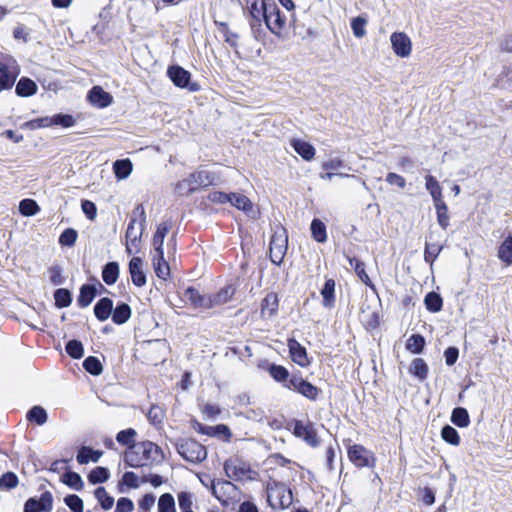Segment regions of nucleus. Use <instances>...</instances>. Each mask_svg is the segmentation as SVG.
Instances as JSON below:
<instances>
[{"instance_id": "nucleus-14", "label": "nucleus", "mask_w": 512, "mask_h": 512, "mask_svg": "<svg viewBox=\"0 0 512 512\" xmlns=\"http://www.w3.org/2000/svg\"><path fill=\"white\" fill-rule=\"evenodd\" d=\"M271 0H246L247 19H263L267 18L268 2Z\"/></svg>"}, {"instance_id": "nucleus-3", "label": "nucleus", "mask_w": 512, "mask_h": 512, "mask_svg": "<svg viewBox=\"0 0 512 512\" xmlns=\"http://www.w3.org/2000/svg\"><path fill=\"white\" fill-rule=\"evenodd\" d=\"M266 490L267 502L274 510L288 508L293 502L291 490L282 483H268Z\"/></svg>"}, {"instance_id": "nucleus-32", "label": "nucleus", "mask_w": 512, "mask_h": 512, "mask_svg": "<svg viewBox=\"0 0 512 512\" xmlns=\"http://www.w3.org/2000/svg\"><path fill=\"white\" fill-rule=\"evenodd\" d=\"M30 422H35L37 425H44L48 419L47 411L42 406H33L26 415Z\"/></svg>"}, {"instance_id": "nucleus-57", "label": "nucleus", "mask_w": 512, "mask_h": 512, "mask_svg": "<svg viewBox=\"0 0 512 512\" xmlns=\"http://www.w3.org/2000/svg\"><path fill=\"white\" fill-rule=\"evenodd\" d=\"M65 349L68 355L74 359H80L84 353L83 345L78 340L68 341Z\"/></svg>"}, {"instance_id": "nucleus-23", "label": "nucleus", "mask_w": 512, "mask_h": 512, "mask_svg": "<svg viewBox=\"0 0 512 512\" xmlns=\"http://www.w3.org/2000/svg\"><path fill=\"white\" fill-rule=\"evenodd\" d=\"M199 189V183L195 177V172L191 173L187 178L176 184V192L181 195H189Z\"/></svg>"}, {"instance_id": "nucleus-44", "label": "nucleus", "mask_w": 512, "mask_h": 512, "mask_svg": "<svg viewBox=\"0 0 512 512\" xmlns=\"http://www.w3.org/2000/svg\"><path fill=\"white\" fill-rule=\"evenodd\" d=\"M263 19H248L251 34L258 42H264L267 33L262 26Z\"/></svg>"}, {"instance_id": "nucleus-50", "label": "nucleus", "mask_w": 512, "mask_h": 512, "mask_svg": "<svg viewBox=\"0 0 512 512\" xmlns=\"http://www.w3.org/2000/svg\"><path fill=\"white\" fill-rule=\"evenodd\" d=\"M158 512H176L175 500L170 493H164L158 500Z\"/></svg>"}, {"instance_id": "nucleus-27", "label": "nucleus", "mask_w": 512, "mask_h": 512, "mask_svg": "<svg viewBox=\"0 0 512 512\" xmlns=\"http://www.w3.org/2000/svg\"><path fill=\"white\" fill-rule=\"evenodd\" d=\"M131 317V308L126 303H120L112 311V320L115 324L122 325Z\"/></svg>"}, {"instance_id": "nucleus-22", "label": "nucleus", "mask_w": 512, "mask_h": 512, "mask_svg": "<svg viewBox=\"0 0 512 512\" xmlns=\"http://www.w3.org/2000/svg\"><path fill=\"white\" fill-rule=\"evenodd\" d=\"M112 311L113 301L108 297L101 298L94 306V314L99 321L107 320Z\"/></svg>"}, {"instance_id": "nucleus-43", "label": "nucleus", "mask_w": 512, "mask_h": 512, "mask_svg": "<svg viewBox=\"0 0 512 512\" xmlns=\"http://www.w3.org/2000/svg\"><path fill=\"white\" fill-rule=\"evenodd\" d=\"M234 489V485L230 481L221 480L217 482H212V493L218 500H223V498L228 494V489Z\"/></svg>"}, {"instance_id": "nucleus-15", "label": "nucleus", "mask_w": 512, "mask_h": 512, "mask_svg": "<svg viewBox=\"0 0 512 512\" xmlns=\"http://www.w3.org/2000/svg\"><path fill=\"white\" fill-rule=\"evenodd\" d=\"M129 273L132 283L137 287L146 284V275L143 271V261L140 257H133L129 262Z\"/></svg>"}, {"instance_id": "nucleus-5", "label": "nucleus", "mask_w": 512, "mask_h": 512, "mask_svg": "<svg viewBox=\"0 0 512 512\" xmlns=\"http://www.w3.org/2000/svg\"><path fill=\"white\" fill-rule=\"evenodd\" d=\"M177 452L188 462L199 463L206 459L205 447L194 439H186L176 444Z\"/></svg>"}, {"instance_id": "nucleus-2", "label": "nucleus", "mask_w": 512, "mask_h": 512, "mask_svg": "<svg viewBox=\"0 0 512 512\" xmlns=\"http://www.w3.org/2000/svg\"><path fill=\"white\" fill-rule=\"evenodd\" d=\"M166 75L173 85L189 92H198L201 85L192 80V74L179 64H171L167 67Z\"/></svg>"}, {"instance_id": "nucleus-52", "label": "nucleus", "mask_w": 512, "mask_h": 512, "mask_svg": "<svg viewBox=\"0 0 512 512\" xmlns=\"http://www.w3.org/2000/svg\"><path fill=\"white\" fill-rule=\"evenodd\" d=\"M83 367L87 372L94 376L100 375L103 371L101 362L94 356L87 357L83 362Z\"/></svg>"}, {"instance_id": "nucleus-64", "label": "nucleus", "mask_w": 512, "mask_h": 512, "mask_svg": "<svg viewBox=\"0 0 512 512\" xmlns=\"http://www.w3.org/2000/svg\"><path fill=\"white\" fill-rule=\"evenodd\" d=\"M64 502L72 512H83L84 510L83 500L76 494L67 495Z\"/></svg>"}, {"instance_id": "nucleus-34", "label": "nucleus", "mask_w": 512, "mask_h": 512, "mask_svg": "<svg viewBox=\"0 0 512 512\" xmlns=\"http://www.w3.org/2000/svg\"><path fill=\"white\" fill-rule=\"evenodd\" d=\"M498 258L506 265H512V235H509L500 245Z\"/></svg>"}, {"instance_id": "nucleus-54", "label": "nucleus", "mask_w": 512, "mask_h": 512, "mask_svg": "<svg viewBox=\"0 0 512 512\" xmlns=\"http://www.w3.org/2000/svg\"><path fill=\"white\" fill-rule=\"evenodd\" d=\"M435 208L437 211V221L438 224L443 228L446 229L449 225V216H448V208L447 205L444 203V201H440L438 203H435Z\"/></svg>"}, {"instance_id": "nucleus-30", "label": "nucleus", "mask_w": 512, "mask_h": 512, "mask_svg": "<svg viewBox=\"0 0 512 512\" xmlns=\"http://www.w3.org/2000/svg\"><path fill=\"white\" fill-rule=\"evenodd\" d=\"M335 281L333 279H327L321 290L323 297V306L331 308L335 302Z\"/></svg>"}, {"instance_id": "nucleus-13", "label": "nucleus", "mask_w": 512, "mask_h": 512, "mask_svg": "<svg viewBox=\"0 0 512 512\" xmlns=\"http://www.w3.org/2000/svg\"><path fill=\"white\" fill-rule=\"evenodd\" d=\"M393 52L401 58L408 57L411 54L412 43L410 38L404 32H393L390 36Z\"/></svg>"}, {"instance_id": "nucleus-48", "label": "nucleus", "mask_w": 512, "mask_h": 512, "mask_svg": "<svg viewBox=\"0 0 512 512\" xmlns=\"http://www.w3.org/2000/svg\"><path fill=\"white\" fill-rule=\"evenodd\" d=\"M54 299L58 308L68 307L72 302L70 291L64 288H59L54 292Z\"/></svg>"}, {"instance_id": "nucleus-19", "label": "nucleus", "mask_w": 512, "mask_h": 512, "mask_svg": "<svg viewBox=\"0 0 512 512\" xmlns=\"http://www.w3.org/2000/svg\"><path fill=\"white\" fill-rule=\"evenodd\" d=\"M235 291L236 289L233 285H227L221 288L216 294L208 296V303H210L209 309L226 304L232 299Z\"/></svg>"}, {"instance_id": "nucleus-53", "label": "nucleus", "mask_w": 512, "mask_h": 512, "mask_svg": "<svg viewBox=\"0 0 512 512\" xmlns=\"http://www.w3.org/2000/svg\"><path fill=\"white\" fill-rule=\"evenodd\" d=\"M425 346V339L420 334H413L410 336V338L407 340L406 347L409 351L412 353H420Z\"/></svg>"}, {"instance_id": "nucleus-60", "label": "nucleus", "mask_w": 512, "mask_h": 512, "mask_svg": "<svg viewBox=\"0 0 512 512\" xmlns=\"http://www.w3.org/2000/svg\"><path fill=\"white\" fill-rule=\"evenodd\" d=\"M23 127H27L31 130L52 127L51 116H44L32 119L30 121L25 122L23 124Z\"/></svg>"}, {"instance_id": "nucleus-24", "label": "nucleus", "mask_w": 512, "mask_h": 512, "mask_svg": "<svg viewBox=\"0 0 512 512\" xmlns=\"http://www.w3.org/2000/svg\"><path fill=\"white\" fill-rule=\"evenodd\" d=\"M184 297L196 308L209 309L210 303H208V296L201 295L198 290L193 287H189L185 290Z\"/></svg>"}, {"instance_id": "nucleus-16", "label": "nucleus", "mask_w": 512, "mask_h": 512, "mask_svg": "<svg viewBox=\"0 0 512 512\" xmlns=\"http://www.w3.org/2000/svg\"><path fill=\"white\" fill-rule=\"evenodd\" d=\"M290 147L302 158V160H313L315 148L310 142L300 138H292L290 140Z\"/></svg>"}, {"instance_id": "nucleus-17", "label": "nucleus", "mask_w": 512, "mask_h": 512, "mask_svg": "<svg viewBox=\"0 0 512 512\" xmlns=\"http://www.w3.org/2000/svg\"><path fill=\"white\" fill-rule=\"evenodd\" d=\"M15 94L21 98H27L35 95L38 91V86L34 80L29 77L23 76L15 82Z\"/></svg>"}, {"instance_id": "nucleus-12", "label": "nucleus", "mask_w": 512, "mask_h": 512, "mask_svg": "<svg viewBox=\"0 0 512 512\" xmlns=\"http://www.w3.org/2000/svg\"><path fill=\"white\" fill-rule=\"evenodd\" d=\"M53 505V496L49 491L41 494L37 499L29 498L24 504V512H50Z\"/></svg>"}, {"instance_id": "nucleus-4", "label": "nucleus", "mask_w": 512, "mask_h": 512, "mask_svg": "<svg viewBox=\"0 0 512 512\" xmlns=\"http://www.w3.org/2000/svg\"><path fill=\"white\" fill-rule=\"evenodd\" d=\"M287 23L285 14L280 10L274 0L268 2L267 18L264 21L265 27L279 39H284L283 29Z\"/></svg>"}, {"instance_id": "nucleus-63", "label": "nucleus", "mask_w": 512, "mask_h": 512, "mask_svg": "<svg viewBox=\"0 0 512 512\" xmlns=\"http://www.w3.org/2000/svg\"><path fill=\"white\" fill-rule=\"evenodd\" d=\"M442 250V246L436 243H426L424 259L427 263H433L439 253Z\"/></svg>"}, {"instance_id": "nucleus-45", "label": "nucleus", "mask_w": 512, "mask_h": 512, "mask_svg": "<svg viewBox=\"0 0 512 512\" xmlns=\"http://www.w3.org/2000/svg\"><path fill=\"white\" fill-rule=\"evenodd\" d=\"M425 306L430 312H439L442 309L443 300L436 292H429L424 299Z\"/></svg>"}, {"instance_id": "nucleus-39", "label": "nucleus", "mask_w": 512, "mask_h": 512, "mask_svg": "<svg viewBox=\"0 0 512 512\" xmlns=\"http://www.w3.org/2000/svg\"><path fill=\"white\" fill-rule=\"evenodd\" d=\"M52 126H60L62 128H70L76 124V119L72 114L56 113L51 116Z\"/></svg>"}, {"instance_id": "nucleus-59", "label": "nucleus", "mask_w": 512, "mask_h": 512, "mask_svg": "<svg viewBox=\"0 0 512 512\" xmlns=\"http://www.w3.org/2000/svg\"><path fill=\"white\" fill-rule=\"evenodd\" d=\"M78 237V233L73 228H67L65 229L60 237H59V244L62 246L72 247Z\"/></svg>"}, {"instance_id": "nucleus-33", "label": "nucleus", "mask_w": 512, "mask_h": 512, "mask_svg": "<svg viewBox=\"0 0 512 512\" xmlns=\"http://www.w3.org/2000/svg\"><path fill=\"white\" fill-rule=\"evenodd\" d=\"M367 23L368 19L365 15H358L351 19V30L356 38H362L366 35Z\"/></svg>"}, {"instance_id": "nucleus-10", "label": "nucleus", "mask_w": 512, "mask_h": 512, "mask_svg": "<svg viewBox=\"0 0 512 512\" xmlns=\"http://www.w3.org/2000/svg\"><path fill=\"white\" fill-rule=\"evenodd\" d=\"M293 434L303 439L307 444L312 447L319 445V439L312 423H304L300 420H295L293 423Z\"/></svg>"}, {"instance_id": "nucleus-29", "label": "nucleus", "mask_w": 512, "mask_h": 512, "mask_svg": "<svg viewBox=\"0 0 512 512\" xmlns=\"http://www.w3.org/2000/svg\"><path fill=\"white\" fill-rule=\"evenodd\" d=\"M102 454V451L83 446L77 454V462L79 464H87L89 461L98 462Z\"/></svg>"}, {"instance_id": "nucleus-49", "label": "nucleus", "mask_w": 512, "mask_h": 512, "mask_svg": "<svg viewBox=\"0 0 512 512\" xmlns=\"http://www.w3.org/2000/svg\"><path fill=\"white\" fill-rule=\"evenodd\" d=\"M94 494L104 510H109L113 507L114 498L107 493L104 487H98Z\"/></svg>"}, {"instance_id": "nucleus-47", "label": "nucleus", "mask_w": 512, "mask_h": 512, "mask_svg": "<svg viewBox=\"0 0 512 512\" xmlns=\"http://www.w3.org/2000/svg\"><path fill=\"white\" fill-rule=\"evenodd\" d=\"M62 481L64 484L77 491L82 490L84 485L81 476L73 471L66 472L62 476Z\"/></svg>"}, {"instance_id": "nucleus-61", "label": "nucleus", "mask_w": 512, "mask_h": 512, "mask_svg": "<svg viewBox=\"0 0 512 512\" xmlns=\"http://www.w3.org/2000/svg\"><path fill=\"white\" fill-rule=\"evenodd\" d=\"M350 264H351V266L354 267V270H355L357 276L360 278V280L363 283H365L366 285L372 286L371 280L365 271L364 263L357 259H350Z\"/></svg>"}, {"instance_id": "nucleus-1", "label": "nucleus", "mask_w": 512, "mask_h": 512, "mask_svg": "<svg viewBox=\"0 0 512 512\" xmlns=\"http://www.w3.org/2000/svg\"><path fill=\"white\" fill-rule=\"evenodd\" d=\"M163 458L161 448L153 442L144 441L136 444L125 453V463L133 468L147 465L148 462L160 461Z\"/></svg>"}, {"instance_id": "nucleus-21", "label": "nucleus", "mask_w": 512, "mask_h": 512, "mask_svg": "<svg viewBox=\"0 0 512 512\" xmlns=\"http://www.w3.org/2000/svg\"><path fill=\"white\" fill-rule=\"evenodd\" d=\"M152 263L157 277L166 280L170 275V267L164 259V252H155L152 257Z\"/></svg>"}, {"instance_id": "nucleus-28", "label": "nucleus", "mask_w": 512, "mask_h": 512, "mask_svg": "<svg viewBox=\"0 0 512 512\" xmlns=\"http://www.w3.org/2000/svg\"><path fill=\"white\" fill-rule=\"evenodd\" d=\"M119 277V264L117 262H108L102 270L103 281L107 285L116 283Z\"/></svg>"}, {"instance_id": "nucleus-56", "label": "nucleus", "mask_w": 512, "mask_h": 512, "mask_svg": "<svg viewBox=\"0 0 512 512\" xmlns=\"http://www.w3.org/2000/svg\"><path fill=\"white\" fill-rule=\"evenodd\" d=\"M441 436L443 438L444 441H446L447 443L451 444V445H458L459 442H460V437H459V434L457 432V430L450 426V425H445L442 430H441Z\"/></svg>"}, {"instance_id": "nucleus-11", "label": "nucleus", "mask_w": 512, "mask_h": 512, "mask_svg": "<svg viewBox=\"0 0 512 512\" xmlns=\"http://www.w3.org/2000/svg\"><path fill=\"white\" fill-rule=\"evenodd\" d=\"M86 99L93 107L99 109H103L110 106L114 100L112 94L105 91L103 87L99 85L93 86L88 91Z\"/></svg>"}, {"instance_id": "nucleus-25", "label": "nucleus", "mask_w": 512, "mask_h": 512, "mask_svg": "<svg viewBox=\"0 0 512 512\" xmlns=\"http://www.w3.org/2000/svg\"><path fill=\"white\" fill-rule=\"evenodd\" d=\"M96 288L94 285L84 284L80 288L77 303L81 308L88 307L96 296Z\"/></svg>"}, {"instance_id": "nucleus-9", "label": "nucleus", "mask_w": 512, "mask_h": 512, "mask_svg": "<svg viewBox=\"0 0 512 512\" xmlns=\"http://www.w3.org/2000/svg\"><path fill=\"white\" fill-rule=\"evenodd\" d=\"M224 471L228 478L239 481L249 478V464L238 458H230L224 463Z\"/></svg>"}, {"instance_id": "nucleus-31", "label": "nucleus", "mask_w": 512, "mask_h": 512, "mask_svg": "<svg viewBox=\"0 0 512 512\" xmlns=\"http://www.w3.org/2000/svg\"><path fill=\"white\" fill-rule=\"evenodd\" d=\"M278 308V297L275 293H269L265 296L261 304L262 315L273 316Z\"/></svg>"}, {"instance_id": "nucleus-20", "label": "nucleus", "mask_w": 512, "mask_h": 512, "mask_svg": "<svg viewBox=\"0 0 512 512\" xmlns=\"http://www.w3.org/2000/svg\"><path fill=\"white\" fill-rule=\"evenodd\" d=\"M195 177L199 183V189L210 185H219L222 183L221 176L209 170H198L195 172Z\"/></svg>"}, {"instance_id": "nucleus-51", "label": "nucleus", "mask_w": 512, "mask_h": 512, "mask_svg": "<svg viewBox=\"0 0 512 512\" xmlns=\"http://www.w3.org/2000/svg\"><path fill=\"white\" fill-rule=\"evenodd\" d=\"M109 478V471L104 467L94 468L88 475V480L91 484L106 482Z\"/></svg>"}, {"instance_id": "nucleus-7", "label": "nucleus", "mask_w": 512, "mask_h": 512, "mask_svg": "<svg viewBox=\"0 0 512 512\" xmlns=\"http://www.w3.org/2000/svg\"><path fill=\"white\" fill-rule=\"evenodd\" d=\"M287 243L288 238L285 229L280 228L272 235L269 245L270 260L275 265H280L282 263L287 251Z\"/></svg>"}, {"instance_id": "nucleus-36", "label": "nucleus", "mask_w": 512, "mask_h": 512, "mask_svg": "<svg viewBox=\"0 0 512 512\" xmlns=\"http://www.w3.org/2000/svg\"><path fill=\"white\" fill-rule=\"evenodd\" d=\"M136 218H132L128 224L125 238L128 243H131L132 245L136 246L137 241L140 240L144 226H142V222H140L139 229H136Z\"/></svg>"}, {"instance_id": "nucleus-41", "label": "nucleus", "mask_w": 512, "mask_h": 512, "mask_svg": "<svg viewBox=\"0 0 512 512\" xmlns=\"http://www.w3.org/2000/svg\"><path fill=\"white\" fill-rule=\"evenodd\" d=\"M229 197L230 199L228 203H230L232 206L236 207L239 210L247 212L252 208L251 201L245 195L238 193H230Z\"/></svg>"}, {"instance_id": "nucleus-18", "label": "nucleus", "mask_w": 512, "mask_h": 512, "mask_svg": "<svg viewBox=\"0 0 512 512\" xmlns=\"http://www.w3.org/2000/svg\"><path fill=\"white\" fill-rule=\"evenodd\" d=\"M288 348L290 356L296 364L302 367L309 364L306 349L297 340L289 339Z\"/></svg>"}, {"instance_id": "nucleus-37", "label": "nucleus", "mask_w": 512, "mask_h": 512, "mask_svg": "<svg viewBox=\"0 0 512 512\" xmlns=\"http://www.w3.org/2000/svg\"><path fill=\"white\" fill-rule=\"evenodd\" d=\"M425 180H426L425 181L426 189L430 192V194L433 198L434 204L438 203L440 201H443L442 200V190H441L440 184L436 180V178H434L431 175H428V176H426Z\"/></svg>"}, {"instance_id": "nucleus-35", "label": "nucleus", "mask_w": 512, "mask_h": 512, "mask_svg": "<svg viewBox=\"0 0 512 512\" xmlns=\"http://www.w3.org/2000/svg\"><path fill=\"white\" fill-rule=\"evenodd\" d=\"M313 239L318 243H324L327 240L326 226L320 219H313L311 226Z\"/></svg>"}, {"instance_id": "nucleus-58", "label": "nucleus", "mask_w": 512, "mask_h": 512, "mask_svg": "<svg viewBox=\"0 0 512 512\" xmlns=\"http://www.w3.org/2000/svg\"><path fill=\"white\" fill-rule=\"evenodd\" d=\"M113 171L118 179H125L132 172V162H113Z\"/></svg>"}, {"instance_id": "nucleus-8", "label": "nucleus", "mask_w": 512, "mask_h": 512, "mask_svg": "<svg viewBox=\"0 0 512 512\" xmlns=\"http://www.w3.org/2000/svg\"><path fill=\"white\" fill-rule=\"evenodd\" d=\"M348 457L357 467H374V454L362 445L354 444L348 448Z\"/></svg>"}, {"instance_id": "nucleus-6", "label": "nucleus", "mask_w": 512, "mask_h": 512, "mask_svg": "<svg viewBox=\"0 0 512 512\" xmlns=\"http://www.w3.org/2000/svg\"><path fill=\"white\" fill-rule=\"evenodd\" d=\"M19 75V68L12 57L0 61V93L12 89Z\"/></svg>"}, {"instance_id": "nucleus-42", "label": "nucleus", "mask_w": 512, "mask_h": 512, "mask_svg": "<svg viewBox=\"0 0 512 512\" xmlns=\"http://www.w3.org/2000/svg\"><path fill=\"white\" fill-rule=\"evenodd\" d=\"M137 433L134 429L128 428L126 430H122L117 433L116 440L121 445L127 446L129 450H132V447L135 446V437Z\"/></svg>"}, {"instance_id": "nucleus-46", "label": "nucleus", "mask_w": 512, "mask_h": 512, "mask_svg": "<svg viewBox=\"0 0 512 512\" xmlns=\"http://www.w3.org/2000/svg\"><path fill=\"white\" fill-rule=\"evenodd\" d=\"M268 372H269L270 376L276 382L285 383V384L287 383L288 377H289V372L284 366L277 365V364H270L268 367Z\"/></svg>"}, {"instance_id": "nucleus-55", "label": "nucleus", "mask_w": 512, "mask_h": 512, "mask_svg": "<svg viewBox=\"0 0 512 512\" xmlns=\"http://www.w3.org/2000/svg\"><path fill=\"white\" fill-rule=\"evenodd\" d=\"M19 211L24 216H33L39 211V206L33 199H23L19 203Z\"/></svg>"}, {"instance_id": "nucleus-62", "label": "nucleus", "mask_w": 512, "mask_h": 512, "mask_svg": "<svg viewBox=\"0 0 512 512\" xmlns=\"http://www.w3.org/2000/svg\"><path fill=\"white\" fill-rule=\"evenodd\" d=\"M18 477L13 472H6L0 477V489H13L18 485Z\"/></svg>"}, {"instance_id": "nucleus-40", "label": "nucleus", "mask_w": 512, "mask_h": 512, "mask_svg": "<svg viewBox=\"0 0 512 512\" xmlns=\"http://www.w3.org/2000/svg\"><path fill=\"white\" fill-rule=\"evenodd\" d=\"M451 421L453 424L460 428L467 427L470 423V418L467 410L463 407H457L453 409Z\"/></svg>"}, {"instance_id": "nucleus-26", "label": "nucleus", "mask_w": 512, "mask_h": 512, "mask_svg": "<svg viewBox=\"0 0 512 512\" xmlns=\"http://www.w3.org/2000/svg\"><path fill=\"white\" fill-rule=\"evenodd\" d=\"M170 228L171 225L168 222H162L158 225L152 240L155 252L163 251L164 239Z\"/></svg>"}, {"instance_id": "nucleus-38", "label": "nucleus", "mask_w": 512, "mask_h": 512, "mask_svg": "<svg viewBox=\"0 0 512 512\" xmlns=\"http://www.w3.org/2000/svg\"><path fill=\"white\" fill-rule=\"evenodd\" d=\"M409 371L419 380H424L428 375V366L422 358H415L410 364Z\"/></svg>"}]
</instances>
